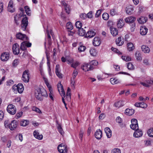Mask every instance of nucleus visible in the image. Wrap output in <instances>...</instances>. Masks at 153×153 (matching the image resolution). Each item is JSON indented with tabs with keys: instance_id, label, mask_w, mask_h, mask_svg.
Segmentation results:
<instances>
[{
	"instance_id": "nucleus-1",
	"label": "nucleus",
	"mask_w": 153,
	"mask_h": 153,
	"mask_svg": "<svg viewBox=\"0 0 153 153\" xmlns=\"http://www.w3.org/2000/svg\"><path fill=\"white\" fill-rule=\"evenodd\" d=\"M35 96L36 99L42 101L43 97L48 96V94L46 90L43 88H38L35 90Z\"/></svg>"
},
{
	"instance_id": "nucleus-2",
	"label": "nucleus",
	"mask_w": 153,
	"mask_h": 153,
	"mask_svg": "<svg viewBox=\"0 0 153 153\" xmlns=\"http://www.w3.org/2000/svg\"><path fill=\"white\" fill-rule=\"evenodd\" d=\"M24 89L23 86L21 83L18 84L17 85H14L13 87V89L14 90V93H16L17 91L19 93H22Z\"/></svg>"
},
{
	"instance_id": "nucleus-3",
	"label": "nucleus",
	"mask_w": 153,
	"mask_h": 153,
	"mask_svg": "<svg viewBox=\"0 0 153 153\" xmlns=\"http://www.w3.org/2000/svg\"><path fill=\"white\" fill-rule=\"evenodd\" d=\"M28 23L27 18L25 15V17L23 18L21 21V29L24 31L26 30Z\"/></svg>"
},
{
	"instance_id": "nucleus-4",
	"label": "nucleus",
	"mask_w": 153,
	"mask_h": 153,
	"mask_svg": "<svg viewBox=\"0 0 153 153\" xmlns=\"http://www.w3.org/2000/svg\"><path fill=\"white\" fill-rule=\"evenodd\" d=\"M16 107L13 104H10L8 105L7 108V111L11 114H14L16 113Z\"/></svg>"
},
{
	"instance_id": "nucleus-5",
	"label": "nucleus",
	"mask_w": 153,
	"mask_h": 153,
	"mask_svg": "<svg viewBox=\"0 0 153 153\" xmlns=\"http://www.w3.org/2000/svg\"><path fill=\"white\" fill-rule=\"evenodd\" d=\"M29 75L28 70H25L23 73L22 80L25 82H28L29 79Z\"/></svg>"
},
{
	"instance_id": "nucleus-6",
	"label": "nucleus",
	"mask_w": 153,
	"mask_h": 153,
	"mask_svg": "<svg viewBox=\"0 0 153 153\" xmlns=\"http://www.w3.org/2000/svg\"><path fill=\"white\" fill-rule=\"evenodd\" d=\"M32 44L31 43L27 41H24L21 44L20 48L22 51L25 50L27 49V47L29 48L31 46Z\"/></svg>"
},
{
	"instance_id": "nucleus-7",
	"label": "nucleus",
	"mask_w": 153,
	"mask_h": 153,
	"mask_svg": "<svg viewBox=\"0 0 153 153\" xmlns=\"http://www.w3.org/2000/svg\"><path fill=\"white\" fill-rule=\"evenodd\" d=\"M58 151L61 153H67L68 151L66 146L63 144L59 145L57 147Z\"/></svg>"
},
{
	"instance_id": "nucleus-8",
	"label": "nucleus",
	"mask_w": 153,
	"mask_h": 153,
	"mask_svg": "<svg viewBox=\"0 0 153 153\" xmlns=\"http://www.w3.org/2000/svg\"><path fill=\"white\" fill-rule=\"evenodd\" d=\"M16 37L17 39L22 40H28V38L24 34H22L21 33H19L16 35Z\"/></svg>"
},
{
	"instance_id": "nucleus-9",
	"label": "nucleus",
	"mask_w": 153,
	"mask_h": 153,
	"mask_svg": "<svg viewBox=\"0 0 153 153\" xmlns=\"http://www.w3.org/2000/svg\"><path fill=\"white\" fill-rule=\"evenodd\" d=\"M13 53L15 55H18L19 53V45L17 43L14 44L13 46Z\"/></svg>"
},
{
	"instance_id": "nucleus-10",
	"label": "nucleus",
	"mask_w": 153,
	"mask_h": 153,
	"mask_svg": "<svg viewBox=\"0 0 153 153\" xmlns=\"http://www.w3.org/2000/svg\"><path fill=\"white\" fill-rule=\"evenodd\" d=\"M98 64V62L95 60H92L89 63L90 68L91 71L92 70L96 68V66Z\"/></svg>"
},
{
	"instance_id": "nucleus-11",
	"label": "nucleus",
	"mask_w": 153,
	"mask_h": 153,
	"mask_svg": "<svg viewBox=\"0 0 153 153\" xmlns=\"http://www.w3.org/2000/svg\"><path fill=\"white\" fill-rule=\"evenodd\" d=\"M10 54L9 53L5 52L2 53L1 55V59L3 61H7L9 58Z\"/></svg>"
},
{
	"instance_id": "nucleus-12",
	"label": "nucleus",
	"mask_w": 153,
	"mask_h": 153,
	"mask_svg": "<svg viewBox=\"0 0 153 153\" xmlns=\"http://www.w3.org/2000/svg\"><path fill=\"white\" fill-rule=\"evenodd\" d=\"M58 91L59 92L61 96H65V92L64 91L62 85L60 83H58L57 85Z\"/></svg>"
},
{
	"instance_id": "nucleus-13",
	"label": "nucleus",
	"mask_w": 153,
	"mask_h": 153,
	"mask_svg": "<svg viewBox=\"0 0 153 153\" xmlns=\"http://www.w3.org/2000/svg\"><path fill=\"white\" fill-rule=\"evenodd\" d=\"M18 125V122L15 120L12 121L10 123V129L11 130H13L16 128Z\"/></svg>"
},
{
	"instance_id": "nucleus-14",
	"label": "nucleus",
	"mask_w": 153,
	"mask_h": 153,
	"mask_svg": "<svg viewBox=\"0 0 153 153\" xmlns=\"http://www.w3.org/2000/svg\"><path fill=\"white\" fill-rule=\"evenodd\" d=\"M148 31V28L145 26H141L140 28V33L142 35L144 36L146 34Z\"/></svg>"
},
{
	"instance_id": "nucleus-15",
	"label": "nucleus",
	"mask_w": 153,
	"mask_h": 153,
	"mask_svg": "<svg viewBox=\"0 0 153 153\" xmlns=\"http://www.w3.org/2000/svg\"><path fill=\"white\" fill-rule=\"evenodd\" d=\"M125 21L126 22L129 24L130 25L134 23L135 20V17L132 16H129L126 18L125 19Z\"/></svg>"
},
{
	"instance_id": "nucleus-16",
	"label": "nucleus",
	"mask_w": 153,
	"mask_h": 153,
	"mask_svg": "<svg viewBox=\"0 0 153 153\" xmlns=\"http://www.w3.org/2000/svg\"><path fill=\"white\" fill-rule=\"evenodd\" d=\"M95 32L92 30H90L88 31L85 35L86 38H91L93 37L95 35Z\"/></svg>"
},
{
	"instance_id": "nucleus-17",
	"label": "nucleus",
	"mask_w": 153,
	"mask_h": 153,
	"mask_svg": "<svg viewBox=\"0 0 153 153\" xmlns=\"http://www.w3.org/2000/svg\"><path fill=\"white\" fill-rule=\"evenodd\" d=\"M142 135V131L141 130H140L139 129L136 130L133 134L134 137L136 138L140 137Z\"/></svg>"
},
{
	"instance_id": "nucleus-18",
	"label": "nucleus",
	"mask_w": 153,
	"mask_h": 153,
	"mask_svg": "<svg viewBox=\"0 0 153 153\" xmlns=\"http://www.w3.org/2000/svg\"><path fill=\"white\" fill-rule=\"evenodd\" d=\"M95 136L97 139L98 140L100 139L102 136V131L100 129L97 130L95 133Z\"/></svg>"
},
{
	"instance_id": "nucleus-19",
	"label": "nucleus",
	"mask_w": 153,
	"mask_h": 153,
	"mask_svg": "<svg viewBox=\"0 0 153 153\" xmlns=\"http://www.w3.org/2000/svg\"><path fill=\"white\" fill-rule=\"evenodd\" d=\"M60 66L59 65H57L56 66V75L59 78H62V74L60 73V71H59Z\"/></svg>"
},
{
	"instance_id": "nucleus-20",
	"label": "nucleus",
	"mask_w": 153,
	"mask_h": 153,
	"mask_svg": "<svg viewBox=\"0 0 153 153\" xmlns=\"http://www.w3.org/2000/svg\"><path fill=\"white\" fill-rule=\"evenodd\" d=\"M93 45L96 46H99L100 44V38L97 37L94 38L93 42Z\"/></svg>"
},
{
	"instance_id": "nucleus-21",
	"label": "nucleus",
	"mask_w": 153,
	"mask_h": 153,
	"mask_svg": "<svg viewBox=\"0 0 153 153\" xmlns=\"http://www.w3.org/2000/svg\"><path fill=\"white\" fill-rule=\"evenodd\" d=\"M33 134L34 137L38 140H41L43 138L42 135V134H39V133L36 130L33 132Z\"/></svg>"
},
{
	"instance_id": "nucleus-22",
	"label": "nucleus",
	"mask_w": 153,
	"mask_h": 153,
	"mask_svg": "<svg viewBox=\"0 0 153 153\" xmlns=\"http://www.w3.org/2000/svg\"><path fill=\"white\" fill-rule=\"evenodd\" d=\"M141 49L142 51L145 53H149L150 51L149 48L145 45H143L142 46Z\"/></svg>"
},
{
	"instance_id": "nucleus-23",
	"label": "nucleus",
	"mask_w": 153,
	"mask_h": 153,
	"mask_svg": "<svg viewBox=\"0 0 153 153\" xmlns=\"http://www.w3.org/2000/svg\"><path fill=\"white\" fill-rule=\"evenodd\" d=\"M133 7L132 5L128 6L126 8V13L128 14H131L133 13Z\"/></svg>"
},
{
	"instance_id": "nucleus-24",
	"label": "nucleus",
	"mask_w": 153,
	"mask_h": 153,
	"mask_svg": "<svg viewBox=\"0 0 153 153\" xmlns=\"http://www.w3.org/2000/svg\"><path fill=\"white\" fill-rule=\"evenodd\" d=\"M82 70L85 71H91L90 66L88 63H84L81 67Z\"/></svg>"
},
{
	"instance_id": "nucleus-25",
	"label": "nucleus",
	"mask_w": 153,
	"mask_h": 153,
	"mask_svg": "<svg viewBox=\"0 0 153 153\" xmlns=\"http://www.w3.org/2000/svg\"><path fill=\"white\" fill-rule=\"evenodd\" d=\"M105 131L108 138H110L111 136V131L108 127L105 128Z\"/></svg>"
},
{
	"instance_id": "nucleus-26",
	"label": "nucleus",
	"mask_w": 153,
	"mask_h": 153,
	"mask_svg": "<svg viewBox=\"0 0 153 153\" xmlns=\"http://www.w3.org/2000/svg\"><path fill=\"white\" fill-rule=\"evenodd\" d=\"M134 113V110L133 109H130L129 108H127L125 111V113L127 115L131 116Z\"/></svg>"
},
{
	"instance_id": "nucleus-27",
	"label": "nucleus",
	"mask_w": 153,
	"mask_h": 153,
	"mask_svg": "<svg viewBox=\"0 0 153 153\" xmlns=\"http://www.w3.org/2000/svg\"><path fill=\"white\" fill-rule=\"evenodd\" d=\"M124 25V22L123 19H120L117 23V27L119 28H122Z\"/></svg>"
},
{
	"instance_id": "nucleus-28",
	"label": "nucleus",
	"mask_w": 153,
	"mask_h": 153,
	"mask_svg": "<svg viewBox=\"0 0 153 153\" xmlns=\"http://www.w3.org/2000/svg\"><path fill=\"white\" fill-rule=\"evenodd\" d=\"M110 81L111 83L113 85L120 83L121 81L119 79H117L116 78H111L110 79Z\"/></svg>"
},
{
	"instance_id": "nucleus-29",
	"label": "nucleus",
	"mask_w": 153,
	"mask_h": 153,
	"mask_svg": "<svg viewBox=\"0 0 153 153\" xmlns=\"http://www.w3.org/2000/svg\"><path fill=\"white\" fill-rule=\"evenodd\" d=\"M13 3L12 1H10L9 2L7 9L8 11L10 12L11 13L14 12L15 11V9H13L12 10H10V8H12V7L13 6Z\"/></svg>"
},
{
	"instance_id": "nucleus-30",
	"label": "nucleus",
	"mask_w": 153,
	"mask_h": 153,
	"mask_svg": "<svg viewBox=\"0 0 153 153\" xmlns=\"http://www.w3.org/2000/svg\"><path fill=\"white\" fill-rule=\"evenodd\" d=\"M147 20V18L144 16H142L138 19L137 20L138 22L141 24L144 23L146 22Z\"/></svg>"
},
{
	"instance_id": "nucleus-31",
	"label": "nucleus",
	"mask_w": 153,
	"mask_h": 153,
	"mask_svg": "<svg viewBox=\"0 0 153 153\" xmlns=\"http://www.w3.org/2000/svg\"><path fill=\"white\" fill-rule=\"evenodd\" d=\"M71 89L69 88H68L66 93V98L68 101H70L71 99Z\"/></svg>"
},
{
	"instance_id": "nucleus-32",
	"label": "nucleus",
	"mask_w": 153,
	"mask_h": 153,
	"mask_svg": "<svg viewBox=\"0 0 153 153\" xmlns=\"http://www.w3.org/2000/svg\"><path fill=\"white\" fill-rule=\"evenodd\" d=\"M110 29L111 33L113 36H115L117 35L118 31L116 28L111 27L110 28Z\"/></svg>"
},
{
	"instance_id": "nucleus-33",
	"label": "nucleus",
	"mask_w": 153,
	"mask_h": 153,
	"mask_svg": "<svg viewBox=\"0 0 153 153\" xmlns=\"http://www.w3.org/2000/svg\"><path fill=\"white\" fill-rule=\"evenodd\" d=\"M125 101H119L117 102L114 104V106L116 107H120L123 106L125 104Z\"/></svg>"
},
{
	"instance_id": "nucleus-34",
	"label": "nucleus",
	"mask_w": 153,
	"mask_h": 153,
	"mask_svg": "<svg viewBox=\"0 0 153 153\" xmlns=\"http://www.w3.org/2000/svg\"><path fill=\"white\" fill-rule=\"evenodd\" d=\"M29 123L28 120H23L21 121L20 125L21 126H25L28 125Z\"/></svg>"
},
{
	"instance_id": "nucleus-35",
	"label": "nucleus",
	"mask_w": 153,
	"mask_h": 153,
	"mask_svg": "<svg viewBox=\"0 0 153 153\" xmlns=\"http://www.w3.org/2000/svg\"><path fill=\"white\" fill-rule=\"evenodd\" d=\"M136 59L137 60L141 61L142 60L141 54L138 51H136L135 54Z\"/></svg>"
},
{
	"instance_id": "nucleus-36",
	"label": "nucleus",
	"mask_w": 153,
	"mask_h": 153,
	"mask_svg": "<svg viewBox=\"0 0 153 153\" xmlns=\"http://www.w3.org/2000/svg\"><path fill=\"white\" fill-rule=\"evenodd\" d=\"M127 47L128 50L129 51H132L134 48L133 44L131 42H129L127 44Z\"/></svg>"
},
{
	"instance_id": "nucleus-37",
	"label": "nucleus",
	"mask_w": 153,
	"mask_h": 153,
	"mask_svg": "<svg viewBox=\"0 0 153 153\" xmlns=\"http://www.w3.org/2000/svg\"><path fill=\"white\" fill-rule=\"evenodd\" d=\"M79 35L81 36H83L85 34L86 32L83 28H79L78 29Z\"/></svg>"
},
{
	"instance_id": "nucleus-38",
	"label": "nucleus",
	"mask_w": 153,
	"mask_h": 153,
	"mask_svg": "<svg viewBox=\"0 0 153 153\" xmlns=\"http://www.w3.org/2000/svg\"><path fill=\"white\" fill-rule=\"evenodd\" d=\"M116 44L119 46H121L123 44V41L121 42V38L120 37H119L116 40Z\"/></svg>"
},
{
	"instance_id": "nucleus-39",
	"label": "nucleus",
	"mask_w": 153,
	"mask_h": 153,
	"mask_svg": "<svg viewBox=\"0 0 153 153\" xmlns=\"http://www.w3.org/2000/svg\"><path fill=\"white\" fill-rule=\"evenodd\" d=\"M66 27L67 29L69 30H71L73 29V26L71 22H68L67 23Z\"/></svg>"
},
{
	"instance_id": "nucleus-40",
	"label": "nucleus",
	"mask_w": 153,
	"mask_h": 153,
	"mask_svg": "<svg viewBox=\"0 0 153 153\" xmlns=\"http://www.w3.org/2000/svg\"><path fill=\"white\" fill-rule=\"evenodd\" d=\"M57 127L59 132L62 135L64 134V132L61 126V125L59 124H58Z\"/></svg>"
},
{
	"instance_id": "nucleus-41",
	"label": "nucleus",
	"mask_w": 153,
	"mask_h": 153,
	"mask_svg": "<svg viewBox=\"0 0 153 153\" xmlns=\"http://www.w3.org/2000/svg\"><path fill=\"white\" fill-rule=\"evenodd\" d=\"M25 10L26 13L28 16L30 15V10L28 6H26L25 7Z\"/></svg>"
},
{
	"instance_id": "nucleus-42",
	"label": "nucleus",
	"mask_w": 153,
	"mask_h": 153,
	"mask_svg": "<svg viewBox=\"0 0 153 153\" xmlns=\"http://www.w3.org/2000/svg\"><path fill=\"white\" fill-rule=\"evenodd\" d=\"M86 49V47L82 45H80L78 48V50L80 52L84 51Z\"/></svg>"
},
{
	"instance_id": "nucleus-43",
	"label": "nucleus",
	"mask_w": 153,
	"mask_h": 153,
	"mask_svg": "<svg viewBox=\"0 0 153 153\" xmlns=\"http://www.w3.org/2000/svg\"><path fill=\"white\" fill-rule=\"evenodd\" d=\"M109 17V15L107 13H105L102 15V18L105 20H107Z\"/></svg>"
},
{
	"instance_id": "nucleus-44",
	"label": "nucleus",
	"mask_w": 153,
	"mask_h": 153,
	"mask_svg": "<svg viewBox=\"0 0 153 153\" xmlns=\"http://www.w3.org/2000/svg\"><path fill=\"white\" fill-rule=\"evenodd\" d=\"M75 26L76 27L79 29L81 28L82 27V23L79 21H78L76 22Z\"/></svg>"
},
{
	"instance_id": "nucleus-45",
	"label": "nucleus",
	"mask_w": 153,
	"mask_h": 153,
	"mask_svg": "<svg viewBox=\"0 0 153 153\" xmlns=\"http://www.w3.org/2000/svg\"><path fill=\"white\" fill-rule=\"evenodd\" d=\"M131 124L130 125V126H131V127H133V126L135 124H138L137 123V120L135 119H132L131 120Z\"/></svg>"
},
{
	"instance_id": "nucleus-46",
	"label": "nucleus",
	"mask_w": 153,
	"mask_h": 153,
	"mask_svg": "<svg viewBox=\"0 0 153 153\" xmlns=\"http://www.w3.org/2000/svg\"><path fill=\"white\" fill-rule=\"evenodd\" d=\"M79 65V63L78 61L74 62L71 64V67L74 68H76Z\"/></svg>"
},
{
	"instance_id": "nucleus-47",
	"label": "nucleus",
	"mask_w": 153,
	"mask_h": 153,
	"mask_svg": "<svg viewBox=\"0 0 153 153\" xmlns=\"http://www.w3.org/2000/svg\"><path fill=\"white\" fill-rule=\"evenodd\" d=\"M127 68L129 70H132L134 69V67L131 63L128 62V63Z\"/></svg>"
},
{
	"instance_id": "nucleus-48",
	"label": "nucleus",
	"mask_w": 153,
	"mask_h": 153,
	"mask_svg": "<svg viewBox=\"0 0 153 153\" xmlns=\"http://www.w3.org/2000/svg\"><path fill=\"white\" fill-rule=\"evenodd\" d=\"M147 133L149 136L153 137V128L149 129Z\"/></svg>"
},
{
	"instance_id": "nucleus-49",
	"label": "nucleus",
	"mask_w": 153,
	"mask_h": 153,
	"mask_svg": "<svg viewBox=\"0 0 153 153\" xmlns=\"http://www.w3.org/2000/svg\"><path fill=\"white\" fill-rule=\"evenodd\" d=\"M10 123L8 120H5L4 122V125L5 128H10Z\"/></svg>"
},
{
	"instance_id": "nucleus-50",
	"label": "nucleus",
	"mask_w": 153,
	"mask_h": 153,
	"mask_svg": "<svg viewBox=\"0 0 153 153\" xmlns=\"http://www.w3.org/2000/svg\"><path fill=\"white\" fill-rule=\"evenodd\" d=\"M121 58L123 60L126 62L128 61L131 60V58L128 56H122Z\"/></svg>"
},
{
	"instance_id": "nucleus-51",
	"label": "nucleus",
	"mask_w": 153,
	"mask_h": 153,
	"mask_svg": "<svg viewBox=\"0 0 153 153\" xmlns=\"http://www.w3.org/2000/svg\"><path fill=\"white\" fill-rule=\"evenodd\" d=\"M19 60L18 59H15L13 62V65L14 67H16L18 64Z\"/></svg>"
},
{
	"instance_id": "nucleus-52",
	"label": "nucleus",
	"mask_w": 153,
	"mask_h": 153,
	"mask_svg": "<svg viewBox=\"0 0 153 153\" xmlns=\"http://www.w3.org/2000/svg\"><path fill=\"white\" fill-rule=\"evenodd\" d=\"M22 16L24 17H25V15H24V14L23 13H20L19 14H16V16L14 17H16L17 19H19L21 18Z\"/></svg>"
},
{
	"instance_id": "nucleus-53",
	"label": "nucleus",
	"mask_w": 153,
	"mask_h": 153,
	"mask_svg": "<svg viewBox=\"0 0 153 153\" xmlns=\"http://www.w3.org/2000/svg\"><path fill=\"white\" fill-rule=\"evenodd\" d=\"M147 107V105L144 102H140V107L143 108H146Z\"/></svg>"
},
{
	"instance_id": "nucleus-54",
	"label": "nucleus",
	"mask_w": 153,
	"mask_h": 153,
	"mask_svg": "<svg viewBox=\"0 0 153 153\" xmlns=\"http://www.w3.org/2000/svg\"><path fill=\"white\" fill-rule=\"evenodd\" d=\"M112 153H121V151L119 149H114L112 150Z\"/></svg>"
},
{
	"instance_id": "nucleus-55",
	"label": "nucleus",
	"mask_w": 153,
	"mask_h": 153,
	"mask_svg": "<svg viewBox=\"0 0 153 153\" xmlns=\"http://www.w3.org/2000/svg\"><path fill=\"white\" fill-rule=\"evenodd\" d=\"M131 26V32H134L135 27V23H133L132 24L130 25Z\"/></svg>"
},
{
	"instance_id": "nucleus-56",
	"label": "nucleus",
	"mask_w": 153,
	"mask_h": 153,
	"mask_svg": "<svg viewBox=\"0 0 153 153\" xmlns=\"http://www.w3.org/2000/svg\"><path fill=\"white\" fill-rule=\"evenodd\" d=\"M47 36H48V43H49V45H51V43L50 42H51V36L49 34V32L48 31H47Z\"/></svg>"
},
{
	"instance_id": "nucleus-57",
	"label": "nucleus",
	"mask_w": 153,
	"mask_h": 153,
	"mask_svg": "<svg viewBox=\"0 0 153 153\" xmlns=\"http://www.w3.org/2000/svg\"><path fill=\"white\" fill-rule=\"evenodd\" d=\"M87 16L88 18H91L92 17V12L90 11L87 14Z\"/></svg>"
},
{
	"instance_id": "nucleus-58",
	"label": "nucleus",
	"mask_w": 153,
	"mask_h": 153,
	"mask_svg": "<svg viewBox=\"0 0 153 153\" xmlns=\"http://www.w3.org/2000/svg\"><path fill=\"white\" fill-rule=\"evenodd\" d=\"M32 110L33 111H36L37 112L40 113L41 112L40 110L38 108L34 107L33 108Z\"/></svg>"
},
{
	"instance_id": "nucleus-59",
	"label": "nucleus",
	"mask_w": 153,
	"mask_h": 153,
	"mask_svg": "<svg viewBox=\"0 0 153 153\" xmlns=\"http://www.w3.org/2000/svg\"><path fill=\"white\" fill-rule=\"evenodd\" d=\"M110 13L111 16H114L116 14V12L114 9H112L110 10Z\"/></svg>"
},
{
	"instance_id": "nucleus-60",
	"label": "nucleus",
	"mask_w": 153,
	"mask_h": 153,
	"mask_svg": "<svg viewBox=\"0 0 153 153\" xmlns=\"http://www.w3.org/2000/svg\"><path fill=\"white\" fill-rule=\"evenodd\" d=\"M133 126V127H131V126H130L131 128L133 130H137L139 129L138 124H135Z\"/></svg>"
},
{
	"instance_id": "nucleus-61",
	"label": "nucleus",
	"mask_w": 153,
	"mask_h": 153,
	"mask_svg": "<svg viewBox=\"0 0 153 153\" xmlns=\"http://www.w3.org/2000/svg\"><path fill=\"white\" fill-rule=\"evenodd\" d=\"M90 53L93 56H94L95 55V50L94 49H91L90 50Z\"/></svg>"
},
{
	"instance_id": "nucleus-62",
	"label": "nucleus",
	"mask_w": 153,
	"mask_h": 153,
	"mask_svg": "<svg viewBox=\"0 0 153 153\" xmlns=\"http://www.w3.org/2000/svg\"><path fill=\"white\" fill-rule=\"evenodd\" d=\"M80 17L83 19H85L87 17L86 14L85 13H82L80 15Z\"/></svg>"
},
{
	"instance_id": "nucleus-63",
	"label": "nucleus",
	"mask_w": 153,
	"mask_h": 153,
	"mask_svg": "<svg viewBox=\"0 0 153 153\" xmlns=\"http://www.w3.org/2000/svg\"><path fill=\"white\" fill-rule=\"evenodd\" d=\"M22 115V111L19 112L16 114V118H19L21 117Z\"/></svg>"
},
{
	"instance_id": "nucleus-64",
	"label": "nucleus",
	"mask_w": 153,
	"mask_h": 153,
	"mask_svg": "<svg viewBox=\"0 0 153 153\" xmlns=\"http://www.w3.org/2000/svg\"><path fill=\"white\" fill-rule=\"evenodd\" d=\"M101 13V11L100 10H98L97 11L96 13L95 14V17H98L100 15Z\"/></svg>"
}]
</instances>
